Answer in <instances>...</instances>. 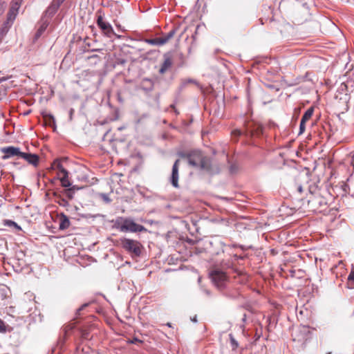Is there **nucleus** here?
<instances>
[{"instance_id":"nucleus-40","label":"nucleus","mask_w":354,"mask_h":354,"mask_svg":"<svg viewBox=\"0 0 354 354\" xmlns=\"http://www.w3.org/2000/svg\"><path fill=\"white\" fill-rule=\"evenodd\" d=\"M178 155L181 158H185L187 159V156H189V153L179 152Z\"/></svg>"},{"instance_id":"nucleus-46","label":"nucleus","mask_w":354,"mask_h":354,"mask_svg":"<svg viewBox=\"0 0 354 354\" xmlns=\"http://www.w3.org/2000/svg\"><path fill=\"white\" fill-rule=\"evenodd\" d=\"M100 50H102L100 48H93L91 50V52H99Z\"/></svg>"},{"instance_id":"nucleus-17","label":"nucleus","mask_w":354,"mask_h":354,"mask_svg":"<svg viewBox=\"0 0 354 354\" xmlns=\"http://www.w3.org/2000/svg\"><path fill=\"white\" fill-rule=\"evenodd\" d=\"M59 8H57V6L51 2V3L49 5V6L46 10L44 14L43 15L42 17H44V19H48L51 18L57 11Z\"/></svg>"},{"instance_id":"nucleus-43","label":"nucleus","mask_w":354,"mask_h":354,"mask_svg":"<svg viewBox=\"0 0 354 354\" xmlns=\"http://www.w3.org/2000/svg\"><path fill=\"white\" fill-rule=\"evenodd\" d=\"M68 188H69V189H73V191L75 193V191H76V190H78V189H80L79 187H77V186H75V185H73V186H71V187H69Z\"/></svg>"},{"instance_id":"nucleus-28","label":"nucleus","mask_w":354,"mask_h":354,"mask_svg":"<svg viewBox=\"0 0 354 354\" xmlns=\"http://www.w3.org/2000/svg\"><path fill=\"white\" fill-rule=\"evenodd\" d=\"M57 203L64 207H67L69 206L68 202L64 198L59 196L57 200Z\"/></svg>"},{"instance_id":"nucleus-7","label":"nucleus","mask_w":354,"mask_h":354,"mask_svg":"<svg viewBox=\"0 0 354 354\" xmlns=\"http://www.w3.org/2000/svg\"><path fill=\"white\" fill-rule=\"evenodd\" d=\"M203 156L201 151L199 150H193L190 151L189 153V156H187L189 165L194 167H198Z\"/></svg>"},{"instance_id":"nucleus-1","label":"nucleus","mask_w":354,"mask_h":354,"mask_svg":"<svg viewBox=\"0 0 354 354\" xmlns=\"http://www.w3.org/2000/svg\"><path fill=\"white\" fill-rule=\"evenodd\" d=\"M310 196L308 199V207L314 212L321 213L327 209V201L321 196L317 187H309Z\"/></svg>"},{"instance_id":"nucleus-35","label":"nucleus","mask_w":354,"mask_h":354,"mask_svg":"<svg viewBox=\"0 0 354 354\" xmlns=\"http://www.w3.org/2000/svg\"><path fill=\"white\" fill-rule=\"evenodd\" d=\"M101 197L103 199V201H105L106 203H109L111 202V199L106 194H102Z\"/></svg>"},{"instance_id":"nucleus-6","label":"nucleus","mask_w":354,"mask_h":354,"mask_svg":"<svg viewBox=\"0 0 354 354\" xmlns=\"http://www.w3.org/2000/svg\"><path fill=\"white\" fill-rule=\"evenodd\" d=\"M1 151L3 153L2 156L3 160H8L14 156L21 158L23 152L21 151L20 148L14 146H8L1 148Z\"/></svg>"},{"instance_id":"nucleus-30","label":"nucleus","mask_w":354,"mask_h":354,"mask_svg":"<svg viewBox=\"0 0 354 354\" xmlns=\"http://www.w3.org/2000/svg\"><path fill=\"white\" fill-rule=\"evenodd\" d=\"M7 243L3 240H0V254H3V250L6 248Z\"/></svg>"},{"instance_id":"nucleus-54","label":"nucleus","mask_w":354,"mask_h":354,"mask_svg":"<svg viewBox=\"0 0 354 354\" xmlns=\"http://www.w3.org/2000/svg\"><path fill=\"white\" fill-rule=\"evenodd\" d=\"M145 81H146V82H149L150 83V84H151V80H148V79H146V80H145Z\"/></svg>"},{"instance_id":"nucleus-41","label":"nucleus","mask_w":354,"mask_h":354,"mask_svg":"<svg viewBox=\"0 0 354 354\" xmlns=\"http://www.w3.org/2000/svg\"><path fill=\"white\" fill-rule=\"evenodd\" d=\"M5 7V3H0V15L3 13Z\"/></svg>"},{"instance_id":"nucleus-34","label":"nucleus","mask_w":354,"mask_h":354,"mask_svg":"<svg viewBox=\"0 0 354 354\" xmlns=\"http://www.w3.org/2000/svg\"><path fill=\"white\" fill-rule=\"evenodd\" d=\"M64 1V0H53L52 3H53L57 8H59L62 3Z\"/></svg>"},{"instance_id":"nucleus-14","label":"nucleus","mask_w":354,"mask_h":354,"mask_svg":"<svg viewBox=\"0 0 354 354\" xmlns=\"http://www.w3.org/2000/svg\"><path fill=\"white\" fill-rule=\"evenodd\" d=\"M48 25L49 19H44V17H41L40 26L37 29L33 39L34 41H37L42 35V34L45 32Z\"/></svg>"},{"instance_id":"nucleus-26","label":"nucleus","mask_w":354,"mask_h":354,"mask_svg":"<svg viewBox=\"0 0 354 354\" xmlns=\"http://www.w3.org/2000/svg\"><path fill=\"white\" fill-rule=\"evenodd\" d=\"M229 338H230V344L232 346V349L236 350L239 347L238 342L235 339L234 335L232 333L229 334Z\"/></svg>"},{"instance_id":"nucleus-58","label":"nucleus","mask_w":354,"mask_h":354,"mask_svg":"<svg viewBox=\"0 0 354 354\" xmlns=\"http://www.w3.org/2000/svg\"><path fill=\"white\" fill-rule=\"evenodd\" d=\"M118 129L122 130V129H123V127H120Z\"/></svg>"},{"instance_id":"nucleus-21","label":"nucleus","mask_w":354,"mask_h":354,"mask_svg":"<svg viewBox=\"0 0 354 354\" xmlns=\"http://www.w3.org/2000/svg\"><path fill=\"white\" fill-rule=\"evenodd\" d=\"M43 117L47 125L53 126L55 127V120L52 114L45 113H43Z\"/></svg>"},{"instance_id":"nucleus-20","label":"nucleus","mask_w":354,"mask_h":354,"mask_svg":"<svg viewBox=\"0 0 354 354\" xmlns=\"http://www.w3.org/2000/svg\"><path fill=\"white\" fill-rule=\"evenodd\" d=\"M3 225L5 226L13 228L15 232L21 231L22 230L21 226H19L16 222H15L12 220H9V219L4 220Z\"/></svg>"},{"instance_id":"nucleus-23","label":"nucleus","mask_w":354,"mask_h":354,"mask_svg":"<svg viewBox=\"0 0 354 354\" xmlns=\"http://www.w3.org/2000/svg\"><path fill=\"white\" fill-rule=\"evenodd\" d=\"M63 176L60 178V182L62 184V186L64 187H69L71 185V182L68 180V171H66V173H63Z\"/></svg>"},{"instance_id":"nucleus-55","label":"nucleus","mask_w":354,"mask_h":354,"mask_svg":"<svg viewBox=\"0 0 354 354\" xmlns=\"http://www.w3.org/2000/svg\"><path fill=\"white\" fill-rule=\"evenodd\" d=\"M120 62L121 64H124V63H125V60L122 59Z\"/></svg>"},{"instance_id":"nucleus-39","label":"nucleus","mask_w":354,"mask_h":354,"mask_svg":"<svg viewBox=\"0 0 354 354\" xmlns=\"http://www.w3.org/2000/svg\"><path fill=\"white\" fill-rule=\"evenodd\" d=\"M230 171L232 174H234L237 171V167L235 165H232L230 167Z\"/></svg>"},{"instance_id":"nucleus-42","label":"nucleus","mask_w":354,"mask_h":354,"mask_svg":"<svg viewBox=\"0 0 354 354\" xmlns=\"http://www.w3.org/2000/svg\"><path fill=\"white\" fill-rule=\"evenodd\" d=\"M297 190L298 191V192L301 193L302 190H303L302 185H297Z\"/></svg>"},{"instance_id":"nucleus-56","label":"nucleus","mask_w":354,"mask_h":354,"mask_svg":"<svg viewBox=\"0 0 354 354\" xmlns=\"http://www.w3.org/2000/svg\"><path fill=\"white\" fill-rule=\"evenodd\" d=\"M86 45L88 46H90V44L89 43L86 44Z\"/></svg>"},{"instance_id":"nucleus-25","label":"nucleus","mask_w":354,"mask_h":354,"mask_svg":"<svg viewBox=\"0 0 354 354\" xmlns=\"http://www.w3.org/2000/svg\"><path fill=\"white\" fill-rule=\"evenodd\" d=\"M53 167L54 168L59 169V171L62 174L66 173V171H68L66 169L64 168L62 164L61 163V161L59 159H55L53 161Z\"/></svg>"},{"instance_id":"nucleus-53","label":"nucleus","mask_w":354,"mask_h":354,"mask_svg":"<svg viewBox=\"0 0 354 354\" xmlns=\"http://www.w3.org/2000/svg\"><path fill=\"white\" fill-rule=\"evenodd\" d=\"M167 326H169V327H171V323H169V322H168V323L167 324Z\"/></svg>"},{"instance_id":"nucleus-61","label":"nucleus","mask_w":354,"mask_h":354,"mask_svg":"<svg viewBox=\"0 0 354 354\" xmlns=\"http://www.w3.org/2000/svg\"><path fill=\"white\" fill-rule=\"evenodd\" d=\"M198 282L201 281V278L199 277L198 279Z\"/></svg>"},{"instance_id":"nucleus-49","label":"nucleus","mask_w":354,"mask_h":354,"mask_svg":"<svg viewBox=\"0 0 354 354\" xmlns=\"http://www.w3.org/2000/svg\"><path fill=\"white\" fill-rule=\"evenodd\" d=\"M97 57H98V55H91V56H89V57H88V59L97 58Z\"/></svg>"},{"instance_id":"nucleus-52","label":"nucleus","mask_w":354,"mask_h":354,"mask_svg":"<svg viewBox=\"0 0 354 354\" xmlns=\"http://www.w3.org/2000/svg\"><path fill=\"white\" fill-rule=\"evenodd\" d=\"M12 164H13L14 165H16V166H17V165H19V162H14Z\"/></svg>"},{"instance_id":"nucleus-15","label":"nucleus","mask_w":354,"mask_h":354,"mask_svg":"<svg viewBox=\"0 0 354 354\" xmlns=\"http://www.w3.org/2000/svg\"><path fill=\"white\" fill-rule=\"evenodd\" d=\"M198 167L211 174L214 172L212 165V160L208 157L203 156Z\"/></svg>"},{"instance_id":"nucleus-4","label":"nucleus","mask_w":354,"mask_h":354,"mask_svg":"<svg viewBox=\"0 0 354 354\" xmlns=\"http://www.w3.org/2000/svg\"><path fill=\"white\" fill-rule=\"evenodd\" d=\"M121 244L122 248L132 257H138L140 256L142 246L139 241L124 238L121 239Z\"/></svg>"},{"instance_id":"nucleus-18","label":"nucleus","mask_w":354,"mask_h":354,"mask_svg":"<svg viewBox=\"0 0 354 354\" xmlns=\"http://www.w3.org/2000/svg\"><path fill=\"white\" fill-rule=\"evenodd\" d=\"M12 23L13 22H11V21L6 19V21L3 24L1 28H0V43L3 40L5 35L8 33Z\"/></svg>"},{"instance_id":"nucleus-47","label":"nucleus","mask_w":354,"mask_h":354,"mask_svg":"<svg viewBox=\"0 0 354 354\" xmlns=\"http://www.w3.org/2000/svg\"><path fill=\"white\" fill-rule=\"evenodd\" d=\"M246 319H247V315H246V314H244L243 316V318H242V322H245Z\"/></svg>"},{"instance_id":"nucleus-38","label":"nucleus","mask_w":354,"mask_h":354,"mask_svg":"<svg viewBox=\"0 0 354 354\" xmlns=\"http://www.w3.org/2000/svg\"><path fill=\"white\" fill-rule=\"evenodd\" d=\"M232 134L235 136H240L243 134V132L239 129H235L232 131Z\"/></svg>"},{"instance_id":"nucleus-33","label":"nucleus","mask_w":354,"mask_h":354,"mask_svg":"<svg viewBox=\"0 0 354 354\" xmlns=\"http://www.w3.org/2000/svg\"><path fill=\"white\" fill-rule=\"evenodd\" d=\"M201 291L204 294H205L207 296H208V297H211L212 296V292H211V291L209 290L206 289V288H203V287H201Z\"/></svg>"},{"instance_id":"nucleus-2","label":"nucleus","mask_w":354,"mask_h":354,"mask_svg":"<svg viewBox=\"0 0 354 354\" xmlns=\"http://www.w3.org/2000/svg\"><path fill=\"white\" fill-rule=\"evenodd\" d=\"M115 227L120 232H138L147 231V229L143 225L135 223L131 219L123 218L122 217H119L116 219Z\"/></svg>"},{"instance_id":"nucleus-24","label":"nucleus","mask_w":354,"mask_h":354,"mask_svg":"<svg viewBox=\"0 0 354 354\" xmlns=\"http://www.w3.org/2000/svg\"><path fill=\"white\" fill-rule=\"evenodd\" d=\"M177 30V27L174 28L167 35L162 37L165 44H166L169 39H171L174 36Z\"/></svg>"},{"instance_id":"nucleus-44","label":"nucleus","mask_w":354,"mask_h":354,"mask_svg":"<svg viewBox=\"0 0 354 354\" xmlns=\"http://www.w3.org/2000/svg\"><path fill=\"white\" fill-rule=\"evenodd\" d=\"M190 319L192 322L194 323H196L198 322L196 315L194 316L193 317H191Z\"/></svg>"},{"instance_id":"nucleus-13","label":"nucleus","mask_w":354,"mask_h":354,"mask_svg":"<svg viewBox=\"0 0 354 354\" xmlns=\"http://www.w3.org/2000/svg\"><path fill=\"white\" fill-rule=\"evenodd\" d=\"M20 7V3L18 1H12L11 7L8 13L7 19L13 22L18 13V10Z\"/></svg>"},{"instance_id":"nucleus-22","label":"nucleus","mask_w":354,"mask_h":354,"mask_svg":"<svg viewBox=\"0 0 354 354\" xmlns=\"http://www.w3.org/2000/svg\"><path fill=\"white\" fill-rule=\"evenodd\" d=\"M145 42L149 44L153 45V46H161V45L165 44V42H164L162 37H158V38H155V39H145Z\"/></svg>"},{"instance_id":"nucleus-5","label":"nucleus","mask_w":354,"mask_h":354,"mask_svg":"<svg viewBox=\"0 0 354 354\" xmlns=\"http://www.w3.org/2000/svg\"><path fill=\"white\" fill-rule=\"evenodd\" d=\"M96 24L97 26L102 30L104 35L107 37L111 38L113 36H117L118 37H120L115 33L113 28L110 23L104 21L103 17L101 15H97Z\"/></svg>"},{"instance_id":"nucleus-45","label":"nucleus","mask_w":354,"mask_h":354,"mask_svg":"<svg viewBox=\"0 0 354 354\" xmlns=\"http://www.w3.org/2000/svg\"><path fill=\"white\" fill-rule=\"evenodd\" d=\"M8 78H9L8 77H0V83L6 81L7 80H8Z\"/></svg>"},{"instance_id":"nucleus-19","label":"nucleus","mask_w":354,"mask_h":354,"mask_svg":"<svg viewBox=\"0 0 354 354\" xmlns=\"http://www.w3.org/2000/svg\"><path fill=\"white\" fill-rule=\"evenodd\" d=\"M70 221L68 217L64 213L60 214V221L59 225V229L61 230H66L70 226Z\"/></svg>"},{"instance_id":"nucleus-3","label":"nucleus","mask_w":354,"mask_h":354,"mask_svg":"<svg viewBox=\"0 0 354 354\" xmlns=\"http://www.w3.org/2000/svg\"><path fill=\"white\" fill-rule=\"evenodd\" d=\"M209 275L214 285L219 290H224L226 288L228 277L225 272L216 268L209 272Z\"/></svg>"},{"instance_id":"nucleus-11","label":"nucleus","mask_w":354,"mask_h":354,"mask_svg":"<svg viewBox=\"0 0 354 354\" xmlns=\"http://www.w3.org/2000/svg\"><path fill=\"white\" fill-rule=\"evenodd\" d=\"M313 111H314L313 108L310 107V108L308 109L304 113V115L301 118V122H300V124H299V135H300L304 132V131L306 129V124H305L306 122L308 121L311 118V116L313 114Z\"/></svg>"},{"instance_id":"nucleus-32","label":"nucleus","mask_w":354,"mask_h":354,"mask_svg":"<svg viewBox=\"0 0 354 354\" xmlns=\"http://www.w3.org/2000/svg\"><path fill=\"white\" fill-rule=\"evenodd\" d=\"M89 305L88 303H85L82 304L79 308L76 310V315H80V312L82 310H84L86 307H87Z\"/></svg>"},{"instance_id":"nucleus-50","label":"nucleus","mask_w":354,"mask_h":354,"mask_svg":"<svg viewBox=\"0 0 354 354\" xmlns=\"http://www.w3.org/2000/svg\"><path fill=\"white\" fill-rule=\"evenodd\" d=\"M234 257H235L236 259H243V257H241V256H237V255H235V256H234Z\"/></svg>"},{"instance_id":"nucleus-10","label":"nucleus","mask_w":354,"mask_h":354,"mask_svg":"<svg viewBox=\"0 0 354 354\" xmlns=\"http://www.w3.org/2000/svg\"><path fill=\"white\" fill-rule=\"evenodd\" d=\"M163 58V63L159 69V73L160 74H164L169 68L171 67L173 63V55L171 52L165 53Z\"/></svg>"},{"instance_id":"nucleus-12","label":"nucleus","mask_w":354,"mask_h":354,"mask_svg":"<svg viewBox=\"0 0 354 354\" xmlns=\"http://www.w3.org/2000/svg\"><path fill=\"white\" fill-rule=\"evenodd\" d=\"M21 158L25 160L34 167H37L39 165V157L35 153L23 152Z\"/></svg>"},{"instance_id":"nucleus-31","label":"nucleus","mask_w":354,"mask_h":354,"mask_svg":"<svg viewBox=\"0 0 354 354\" xmlns=\"http://www.w3.org/2000/svg\"><path fill=\"white\" fill-rule=\"evenodd\" d=\"M6 326L5 325L4 322L0 319V332H6Z\"/></svg>"},{"instance_id":"nucleus-36","label":"nucleus","mask_w":354,"mask_h":354,"mask_svg":"<svg viewBox=\"0 0 354 354\" xmlns=\"http://www.w3.org/2000/svg\"><path fill=\"white\" fill-rule=\"evenodd\" d=\"M342 96L339 97L340 100H342L344 102H347L348 101V95L347 93H342Z\"/></svg>"},{"instance_id":"nucleus-48","label":"nucleus","mask_w":354,"mask_h":354,"mask_svg":"<svg viewBox=\"0 0 354 354\" xmlns=\"http://www.w3.org/2000/svg\"><path fill=\"white\" fill-rule=\"evenodd\" d=\"M73 109H71L70 111H69V114H70V120H72V115H73Z\"/></svg>"},{"instance_id":"nucleus-59","label":"nucleus","mask_w":354,"mask_h":354,"mask_svg":"<svg viewBox=\"0 0 354 354\" xmlns=\"http://www.w3.org/2000/svg\"><path fill=\"white\" fill-rule=\"evenodd\" d=\"M188 82H192V80H188Z\"/></svg>"},{"instance_id":"nucleus-37","label":"nucleus","mask_w":354,"mask_h":354,"mask_svg":"<svg viewBox=\"0 0 354 354\" xmlns=\"http://www.w3.org/2000/svg\"><path fill=\"white\" fill-rule=\"evenodd\" d=\"M348 281H354V268L352 269L348 277Z\"/></svg>"},{"instance_id":"nucleus-27","label":"nucleus","mask_w":354,"mask_h":354,"mask_svg":"<svg viewBox=\"0 0 354 354\" xmlns=\"http://www.w3.org/2000/svg\"><path fill=\"white\" fill-rule=\"evenodd\" d=\"M348 85H351L354 88V69L352 71V76L350 77V80H348L347 84H341V88L343 90L344 88H346Z\"/></svg>"},{"instance_id":"nucleus-9","label":"nucleus","mask_w":354,"mask_h":354,"mask_svg":"<svg viewBox=\"0 0 354 354\" xmlns=\"http://www.w3.org/2000/svg\"><path fill=\"white\" fill-rule=\"evenodd\" d=\"M179 160H176L172 167L171 175L170 177V183L175 188L178 187V178H179Z\"/></svg>"},{"instance_id":"nucleus-8","label":"nucleus","mask_w":354,"mask_h":354,"mask_svg":"<svg viewBox=\"0 0 354 354\" xmlns=\"http://www.w3.org/2000/svg\"><path fill=\"white\" fill-rule=\"evenodd\" d=\"M262 131L263 127L261 124L252 122L246 124L245 133L247 136H259Z\"/></svg>"},{"instance_id":"nucleus-29","label":"nucleus","mask_w":354,"mask_h":354,"mask_svg":"<svg viewBox=\"0 0 354 354\" xmlns=\"http://www.w3.org/2000/svg\"><path fill=\"white\" fill-rule=\"evenodd\" d=\"M64 194L68 199L71 200L74 197L75 192L73 191V189L68 188L64 190Z\"/></svg>"},{"instance_id":"nucleus-51","label":"nucleus","mask_w":354,"mask_h":354,"mask_svg":"<svg viewBox=\"0 0 354 354\" xmlns=\"http://www.w3.org/2000/svg\"><path fill=\"white\" fill-rule=\"evenodd\" d=\"M139 339L138 338H134L133 340H132V343H135L136 342H138Z\"/></svg>"},{"instance_id":"nucleus-16","label":"nucleus","mask_w":354,"mask_h":354,"mask_svg":"<svg viewBox=\"0 0 354 354\" xmlns=\"http://www.w3.org/2000/svg\"><path fill=\"white\" fill-rule=\"evenodd\" d=\"M221 291L222 292V295L228 299H236L239 296V292L235 289L227 288L226 287L224 290Z\"/></svg>"},{"instance_id":"nucleus-60","label":"nucleus","mask_w":354,"mask_h":354,"mask_svg":"<svg viewBox=\"0 0 354 354\" xmlns=\"http://www.w3.org/2000/svg\"><path fill=\"white\" fill-rule=\"evenodd\" d=\"M335 98H338V95H335Z\"/></svg>"},{"instance_id":"nucleus-57","label":"nucleus","mask_w":354,"mask_h":354,"mask_svg":"<svg viewBox=\"0 0 354 354\" xmlns=\"http://www.w3.org/2000/svg\"><path fill=\"white\" fill-rule=\"evenodd\" d=\"M118 100L122 102L121 97H118Z\"/></svg>"}]
</instances>
